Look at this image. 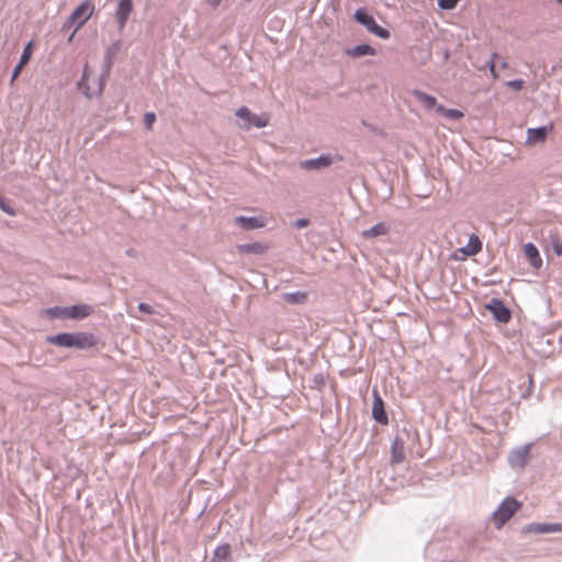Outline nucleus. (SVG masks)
I'll use <instances>...</instances> for the list:
<instances>
[{
	"label": "nucleus",
	"mask_w": 562,
	"mask_h": 562,
	"mask_svg": "<svg viewBox=\"0 0 562 562\" xmlns=\"http://www.w3.org/2000/svg\"><path fill=\"white\" fill-rule=\"evenodd\" d=\"M46 341L54 346L75 348L79 350L89 349L97 345L94 335L90 333H59L46 337Z\"/></svg>",
	"instance_id": "1"
},
{
	"label": "nucleus",
	"mask_w": 562,
	"mask_h": 562,
	"mask_svg": "<svg viewBox=\"0 0 562 562\" xmlns=\"http://www.w3.org/2000/svg\"><path fill=\"white\" fill-rule=\"evenodd\" d=\"M113 63H114V58L104 54L103 64H102V74L98 80L97 89L92 90V91L88 85L89 67L86 64L83 67V72H82L81 79L78 82V89L89 99H91L92 97L100 95L103 91V88L105 85V78L109 76L111 68L113 66Z\"/></svg>",
	"instance_id": "2"
},
{
	"label": "nucleus",
	"mask_w": 562,
	"mask_h": 562,
	"mask_svg": "<svg viewBox=\"0 0 562 562\" xmlns=\"http://www.w3.org/2000/svg\"><path fill=\"white\" fill-rule=\"evenodd\" d=\"M521 503L512 496H507L493 512L492 518L497 529H501L515 513L520 508Z\"/></svg>",
	"instance_id": "3"
},
{
	"label": "nucleus",
	"mask_w": 562,
	"mask_h": 562,
	"mask_svg": "<svg viewBox=\"0 0 562 562\" xmlns=\"http://www.w3.org/2000/svg\"><path fill=\"white\" fill-rule=\"evenodd\" d=\"M353 18L357 23L363 25L368 32L374 34L375 36L387 40L391 34L390 31L380 26L374 18L364 8H359L355 11Z\"/></svg>",
	"instance_id": "4"
},
{
	"label": "nucleus",
	"mask_w": 562,
	"mask_h": 562,
	"mask_svg": "<svg viewBox=\"0 0 562 562\" xmlns=\"http://www.w3.org/2000/svg\"><path fill=\"white\" fill-rule=\"evenodd\" d=\"M235 115L243 120L239 127L245 131H248L251 127L262 128L269 123V115L267 113L258 115L252 113L247 106H240L237 109Z\"/></svg>",
	"instance_id": "5"
},
{
	"label": "nucleus",
	"mask_w": 562,
	"mask_h": 562,
	"mask_svg": "<svg viewBox=\"0 0 562 562\" xmlns=\"http://www.w3.org/2000/svg\"><path fill=\"white\" fill-rule=\"evenodd\" d=\"M93 10L94 7L89 1L82 2L74 10V12L65 22L63 29H69L76 23V30H79L86 23V21L92 15Z\"/></svg>",
	"instance_id": "6"
},
{
	"label": "nucleus",
	"mask_w": 562,
	"mask_h": 562,
	"mask_svg": "<svg viewBox=\"0 0 562 562\" xmlns=\"http://www.w3.org/2000/svg\"><path fill=\"white\" fill-rule=\"evenodd\" d=\"M532 443H526L513 449L507 458L508 464L514 470H522L528 463Z\"/></svg>",
	"instance_id": "7"
},
{
	"label": "nucleus",
	"mask_w": 562,
	"mask_h": 562,
	"mask_svg": "<svg viewBox=\"0 0 562 562\" xmlns=\"http://www.w3.org/2000/svg\"><path fill=\"white\" fill-rule=\"evenodd\" d=\"M485 308L490 311L499 323H508L512 318L510 310L499 299L493 297L486 305Z\"/></svg>",
	"instance_id": "8"
},
{
	"label": "nucleus",
	"mask_w": 562,
	"mask_h": 562,
	"mask_svg": "<svg viewBox=\"0 0 562 562\" xmlns=\"http://www.w3.org/2000/svg\"><path fill=\"white\" fill-rule=\"evenodd\" d=\"M133 11V0H120L115 9L119 31H123Z\"/></svg>",
	"instance_id": "9"
},
{
	"label": "nucleus",
	"mask_w": 562,
	"mask_h": 562,
	"mask_svg": "<svg viewBox=\"0 0 562 562\" xmlns=\"http://www.w3.org/2000/svg\"><path fill=\"white\" fill-rule=\"evenodd\" d=\"M524 531L528 533H550V532H562V524L559 522H552V524H546V522H532L528 524L524 527Z\"/></svg>",
	"instance_id": "10"
},
{
	"label": "nucleus",
	"mask_w": 562,
	"mask_h": 562,
	"mask_svg": "<svg viewBox=\"0 0 562 562\" xmlns=\"http://www.w3.org/2000/svg\"><path fill=\"white\" fill-rule=\"evenodd\" d=\"M33 54V42L30 41L23 48V52L20 56L19 63L13 68L12 75H11V82L15 81L18 77L20 76L21 71L25 67V65L30 61Z\"/></svg>",
	"instance_id": "11"
},
{
	"label": "nucleus",
	"mask_w": 562,
	"mask_h": 562,
	"mask_svg": "<svg viewBox=\"0 0 562 562\" xmlns=\"http://www.w3.org/2000/svg\"><path fill=\"white\" fill-rule=\"evenodd\" d=\"M372 417L376 423L381 425H386L389 423L387 414L384 408V402L375 392L374 401L372 404Z\"/></svg>",
	"instance_id": "12"
},
{
	"label": "nucleus",
	"mask_w": 562,
	"mask_h": 562,
	"mask_svg": "<svg viewBox=\"0 0 562 562\" xmlns=\"http://www.w3.org/2000/svg\"><path fill=\"white\" fill-rule=\"evenodd\" d=\"M552 130V125H542L527 130V143H543L549 132Z\"/></svg>",
	"instance_id": "13"
},
{
	"label": "nucleus",
	"mask_w": 562,
	"mask_h": 562,
	"mask_svg": "<svg viewBox=\"0 0 562 562\" xmlns=\"http://www.w3.org/2000/svg\"><path fill=\"white\" fill-rule=\"evenodd\" d=\"M235 222L243 227L244 229L251 231L256 228H260L265 225L262 218L257 216H244L239 215L235 218Z\"/></svg>",
	"instance_id": "14"
},
{
	"label": "nucleus",
	"mask_w": 562,
	"mask_h": 562,
	"mask_svg": "<svg viewBox=\"0 0 562 562\" xmlns=\"http://www.w3.org/2000/svg\"><path fill=\"white\" fill-rule=\"evenodd\" d=\"M459 250L468 257L475 256L482 250V241L477 235L472 234L469 237L468 244Z\"/></svg>",
	"instance_id": "15"
},
{
	"label": "nucleus",
	"mask_w": 562,
	"mask_h": 562,
	"mask_svg": "<svg viewBox=\"0 0 562 562\" xmlns=\"http://www.w3.org/2000/svg\"><path fill=\"white\" fill-rule=\"evenodd\" d=\"M92 313V307L87 304H78L67 306L68 318L70 319H83Z\"/></svg>",
	"instance_id": "16"
},
{
	"label": "nucleus",
	"mask_w": 562,
	"mask_h": 562,
	"mask_svg": "<svg viewBox=\"0 0 562 562\" xmlns=\"http://www.w3.org/2000/svg\"><path fill=\"white\" fill-rule=\"evenodd\" d=\"M389 232L390 225L384 222H380L370 227L369 229L363 231L361 235L364 239H372L379 236L386 235Z\"/></svg>",
	"instance_id": "17"
},
{
	"label": "nucleus",
	"mask_w": 562,
	"mask_h": 562,
	"mask_svg": "<svg viewBox=\"0 0 562 562\" xmlns=\"http://www.w3.org/2000/svg\"><path fill=\"white\" fill-rule=\"evenodd\" d=\"M330 164L331 158L329 156L321 155L317 158L302 161L301 167L306 169H322L328 167Z\"/></svg>",
	"instance_id": "18"
},
{
	"label": "nucleus",
	"mask_w": 562,
	"mask_h": 562,
	"mask_svg": "<svg viewBox=\"0 0 562 562\" xmlns=\"http://www.w3.org/2000/svg\"><path fill=\"white\" fill-rule=\"evenodd\" d=\"M391 452H392V462L393 463H401L405 459L404 454V441L402 438L396 436L391 446Z\"/></svg>",
	"instance_id": "19"
},
{
	"label": "nucleus",
	"mask_w": 562,
	"mask_h": 562,
	"mask_svg": "<svg viewBox=\"0 0 562 562\" xmlns=\"http://www.w3.org/2000/svg\"><path fill=\"white\" fill-rule=\"evenodd\" d=\"M346 54L348 56L359 58L362 56H374L376 54L375 49L369 44H360L356 45L352 48L346 49Z\"/></svg>",
	"instance_id": "20"
},
{
	"label": "nucleus",
	"mask_w": 562,
	"mask_h": 562,
	"mask_svg": "<svg viewBox=\"0 0 562 562\" xmlns=\"http://www.w3.org/2000/svg\"><path fill=\"white\" fill-rule=\"evenodd\" d=\"M525 255L528 258L530 265L533 268H540L542 265V259L540 257L538 248L531 241L525 245Z\"/></svg>",
	"instance_id": "21"
},
{
	"label": "nucleus",
	"mask_w": 562,
	"mask_h": 562,
	"mask_svg": "<svg viewBox=\"0 0 562 562\" xmlns=\"http://www.w3.org/2000/svg\"><path fill=\"white\" fill-rule=\"evenodd\" d=\"M232 549L228 543L220 544L215 548L210 562H229Z\"/></svg>",
	"instance_id": "22"
},
{
	"label": "nucleus",
	"mask_w": 562,
	"mask_h": 562,
	"mask_svg": "<svg viewBox=\"0 0 562 562\" xmlns=\"http://www.w3.org/2000/svg\"><path fill=\"white\" fill-rule=\"evenodd\" d=\"M283 300L293 305L305 303L307 300V293L302 291L289 292L283 294Z\"/></svg>",
	"instance_id": "23"
},
{
	"label": "nucleus",
	"mask_w": 562,
	"mask_h": 562,
	"mask_svg": "<svg viewBox=\"0 0 562 562\" xmlns=\"http://www.w3.org/2000/svg\"><path fill=\"white\" fill-rule=\"evenodd\" d=\"M414 95L428 110H430L437 105V100L435 97L427 94L420 90H415Z\"/></svg>",
	"instance_id": "24"
},
{
	"label": "nucleus",
	"mask_w": 562,
	"mask_h": 562,
	"mask_svg": "<svg viewBox=\"0 0 562 562\" xmlns=\"http://www.w3.org/2000/svg\"><path fill=\"white\" fill-rule=\"evenodd\" d=\"M267 247L260 243L243 244L239 245V250L244 254L261 255L266 251Z\"/></svg>",
	"instance_id": "25"
},
{
	"label": "nucleus",
	"mask_w": 562,
	"mask_h": 562,
	"mask_svg": "<svg viewBox=\"0 0 562 562\" xmlns=\"http://www.w3.org/2000/svg\"><path fill=\"white\" fill-rule=\"evenodd\" d=\"M45 314L52 319H68L67 306H54L45 310Z\"/></svg>",
	"instance_id": "26"
},
{
	"label": "nucleus",
	"mask_w": 562,
	"mask_h": 562,
	"mask_svg": "<svg viewBox=\"0 0 562 562\" xmlns=\"http://www.w3.org/2000/svg\"><path fill=\"white\" fill-rule=\"evenodd\" d=\"M436 111L449 120H459L463 117V113L460 110L447 109L441 104L436 106Z\"/></svg>",
	"instance_id": "27"
},
{
	"label": "nucleus",
	"mask_w": 562,
	"mask_h": 562,
	"mask_svg": "<svg viewBox=\"0 0 562 562\" xmlns=\"http://www.w3.org/2000/svg\"><path fill=\"white\" fill-rule=\"evenodd\" d=\"M0 210L10 216L16 215V210L12 205L11 201L0 195Z\"/></svg>",
	"instance_id": "28"
},
{
	"label": "nucleus",
	"mask_w": 562,
	"mask_h": 562,
	"mask_svg": "<svg viewBox=\"0 0 562 562\" xmlns=\"http://www.w3.org/2000/svg\"><path fill=\"white\" fill-rule=\"evenodd\" d=\"M122 47V41H114L106 49L105 53L108 56L115 58L116 54L120 52Z\"/></svg>",
	"instance_id": "29"
},
{
	"label": "nucleus",
	"mask_w": 562,
	"mask_h": 562,
	"mask_svg": "<svg viewBox=\"0 0 562 562\" xmlns=\"http://www.w3.org/2000/svg\"><path fill=\"white\" fill-rule=\"evenodd\" d=\"M459 0H437V4L442 10H452L457 7Z\"/></svg>",
	"instance_id": "30"
},
{
	"label": "nucleus",
	"mask_w": 562,
	"mask_h": 562,
	"mask_svg": "<svg viewBox=\"0 0 562 562\" xmlns=\"http://www.w3.org/2000/svg\"><path fill=\"white\" fill-rule=\"evenodd\" d=\"M155 121H156V115L154 112H146L144 114V125L147 130H151Z\"/></svg>",
	"instance_id": "31"
},
{
	"label": "nucleus",
	"mask_w": 562,
	"mask_h": 562,
	"mask_svg": "<svg viewBox=\"0 0 562 562\" xmlns=\"http://www.w3.org/2000/svg\"><path fill=\"white\" fill-rule=\"evenodd\" d=\"M498 58V54L494 53L491 57V59L487 61V67L490 69V72L491 75L496 78L497 77V74H496V65H495V60Z\"/></svg>",
	"instance_id": "32"
},
{
	"label": "nucleus",
	"mask_w": 562,
	"mask_h": 562,
	"mask_svg": "<svg viewBox=\"0 0 562 562\" xmlns=\"http://www.w3.org/2000/svg\"><path fill=\"white\" fill-rule=\"evenodd\" d=\"M506 85L509 88H513L514 90L519 91L524 88L525 82L522 79H514V80L507 81Z\"/></svg>",
	"instance_id": "33"
},
{
	"label": "nucleus",
	"mask_w": 562,
	"mask_h": 562,
	"mask_svg": "<svg viewBox=\"0 0 562 562\" xmlns=\"http://www.w3.org/2000/svg\"><path fill=\"white\" fill-rule=\"evenodd\" d=\"M137 307H138L139 312H143L146 314H154V312H155V310L153 308L151 305L144 303V302L139 303Z\"/></svg>",
	"instance_id": "34"
},
{
	"label": "nucleus",
	"mask_w": 562,
	"mask_h": 562,
	"mask_svg": "<svg viewBox=\"0 0 562 562\" xmlns=\"http://www.w3.org/2000/svg\"><path fill=\"white\" fill-rule=\"evenodd\" d=\"M310 224V220L308 218H297L294 223H293V226L297 229H301V228H304L306 227L307 225Z\"/></svg>",
	"instance_id": "35"
},
{
	"label": "nucleus",
	"mask_w": 562,
	"mask_h": 562,
	"mask_svg": "<svg viewBox=\"0 0 562 562\" xmlns=\"http://www.w3.org/2000/svg\"><path fill=\"white\" fill-rule=\"evenodd\" d=\"M313 384L316 386V387H322L324 384H325V379H324V375L323 374H315L313 376Z\"/></svg>",
	"instance_id": "36"
},
{
	"label": "nucleus",
	"mask_w": 562,
	"mask_h": 562,
	"mask_svg": "<svg viewBox=\"0 0 562 562\" xmlns=\"http://www.w3.org/2000/svg\"><path fill=\"white\" fill-rule=\"evenodd\" d=\"M552 248H553V251L557 254V255H562V244L558 240H554L552 243Z\"/></svg>",
	"instance_id": "37"
},
{
	"label": "nucleus",
	"mask_w": 562,
	"mask_h": 562,
	"mask_svg": "<svg viewBox=\"0 0 562 562\" xmlns=\"http://www.w3.org/2000/svg\"><path fill=\"white\" fill-rule=\"evenodd\" d=\"M206 1L214 9L217 8L222 2V0H206Z\"/></svg>",
	"instance_id": "38"
},
{
	"label": "nucleus",
	"mask_w": 562,
	"mask_h": 562,
	"mask_svg": "<svg viewBox=\"0 0 562 562\" xmlns=\"http://www.w3.org/2000/svg\"><path fill=\"white\" fill-rule=\"evenodd\" d=\"M78 30H74V32L68 36V42H71L74 36H75V33L77 32Z\"/></svg>",
	"instance_id": "39"
},
{
	"label": "nucleus",
	"mask_w": 562,
	"mask_h": 562,
	"mask_svg": "<svg viewBox=\"0 0 562 562\" xmlns=\"http://www.w3.org/2000/svg\"><path fill=\"white\" fill-rule=\"evenodd\" d=\"M501 67L502 68H506L507 67V61L503 59L502 63H501Z\"/></svg>",
	"instance_id": "40"
},
{
	"label": "nucleus",
	"mask_w": 562,
	"mask_h": 562,
	"mask_svg": "<svg viewBox=\"0 0 562 562\" xmlns=\"http://www.w3.org/2000/svg\"><path fill=\"white\" fill-rule=\"evenodd\" d=\"M557 2L561 3L562 4V0H557Z\"/></svg>",
	"instance_id": "41"
}]
</instances>
